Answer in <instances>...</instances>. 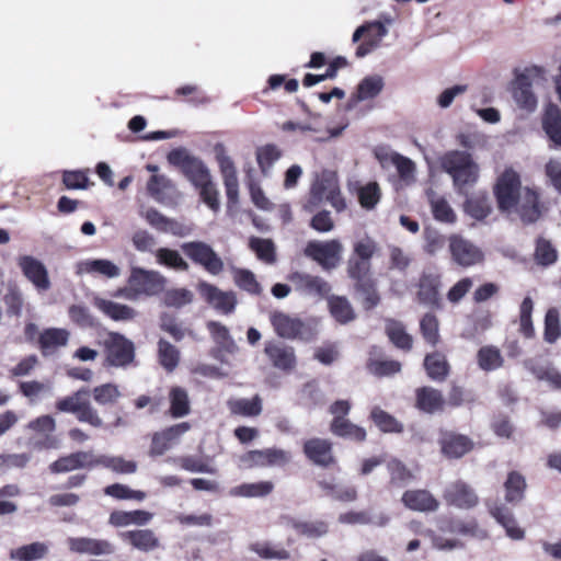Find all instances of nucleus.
<instances>
[{"label": "nucleus", "mask_w": 561, "mask_h": 561, "mask_svg": "<svg viewBox=\"0 0 561 561\" xmlns=\"http://www.w3.org/2000/svg\"><path fill=\"white\" fill-rule=\"evenodd\" d=\"M94 306L114 321H133L138 314L134 308L111 299L96 297L94 298Z\"/></svg>", "instance_id": "393cba45"}, {"label": "nucleus", "mask_w": 561, "mask_h": 561, "mask_svg": "<svg viewBox=\"0 0 561 561\" xmlns=\"http://www.w3.org/2000/svg\"><path fill=\"white\" fill-rule=\"evenodd\" d=\"M270 321L276 334L283 339H308L310 335L306 324L288 313L274 311L270 314Z\"/></svg>", "instance_id": "9b49d317"}, {"label": "nucleus", "mask_w": 561, "mask_h": 561, "mask_svg": "<svg viewBox=\"0 0 561 561\" xmlns=\"http://www.w3.org/2000/svg\"><path fill=\"white\" fill-rule=\"evenodd\" d=\"M386 333L389 340L399 348L410 350L412 337L407 333L404 325L394 320H387Z\"/></svg>", "instance_id": "49530a36"}, {"label": "nucleus", "mask_w": 561, "mask_h": 561, "mask_svg": "<svg viewBox=\"0 0 561 561\" xmlns=\"http://www.w3.org/2000/svg\"><path fill=\"white\" fill-rule=\"evenodd\" d=\"M368 30L365 32L364 41L356 49V57L363 58L377 49L382 39L387 36L388 30L380 21L367 22Z\"/></svg>", "instance_id": "a878e982"}, {"label": "nucleus", "mask_w": 561, "mask_h": 561, "mask_svg": "<svg viewBox=\"0 0 561 561\" xmlns=\"http://www.w3.org/2000/svg\"><path fill=\"white\" fill-rule=\"evenodd\" d=\"M465 210L472 218L482 220L491 213V203L485 194H477L468 198Z\"/></svg>", "instance_id": "8fccbe9b"}, {"label": "nucleus", "mask_w": 561, "mask_h": 561, "mask_svg": "<svg viewBox=\"0 0 561 561\" xmlns=\"http://www.w3.org/2000/svg\"><path fill=\"white\" fill-rule=\"evenodd\" d=\"M442 393L431 387H423L416 391V407L426 413H435L443 409Z\"/></svg>", "instance_id": "473e14b6"}, {"label": "nucleus", "mask_w": 561, "mask_h": 561, "mask_svg": "<svg viewBox=\"0 0 561 561\" xmlns=\"http://www.w3.org/2000/svg\"><path fill=\"white\" fill-rule=\"evenodd\" d=\"M290 454L283 449L267 448L251 450L240 458L244 468L283 466L290 461Z\"/></svg>", "instance_id": "ddd939ff"}, {"label": "nucleus", "mask_w": 561, "mask_h": 561, "mask_svg": "<svg viewBox=\"0 0 561 561\" xmlns=\"http://www.w3.org/2000/svg\"><path fill=\"white\" fill-rule=\"evenodd\" d=\"M183 173L195 187L201 186L211 179L209 169L198 158H195Z\"/></svg>", "instance_id": "6e6d98bb"}, {"label": "nucleus", "mask_w": 561, "mask_h": 561, "mask_svg": "<svg viewBox=\"0 0 561 561\" xmlns=\"http://www.w3.org/2000/svg\"><path fill=\"white\" fill-rule=\"evenodd\" d=\"M287 525L297 534L307 538H318L328 533V525L322 520L289 518Z\"/></svg>", "instance_id": "58836bf2"}, {"label": "nucleus", "mask_w": 561, "mask_h": 561, "mask_svg": "<svg viewBox=\"0 0 561 561\" xmlns=\"http://www.w3.org/2000/svg\"><path fill=\"white\" fill-rule=\"evenodd\" d=\"M191 428L187 422L175 424L162 432L156 433L152 437L150 456H161L175 445L179 438Z\"/></svg>", "instance_id": "6ab92c4d"}, {"label": "nucleus", "mask_w": 561, "mask_h": 561, "mask_svg": "<svg viewBox=\"0 0 561 561\" xmlns=\"http://www.w3.org/2000/svg\"><path fill=\"white\" fill-rule=\"evenodd\" d=\"M401 501L407 508L415 512H435L439 507V502L427 490H408Z\"/></svg>", "instance_id": "5701e85b"}, {"label": "nucleus", "mask_w": 561, "mask_h": 561, "mask_svg": "<svg viewBox=\"0 0 561 561\" xmlns=\"http://www.w3.org/2000/svg\"><path fill=\"white\" fill-rule=\"evenodd\" d=\"M250 247L260 260L266 263H273L275 261V248L271 240L252 238L250 240Z\"/></svg>", "instance_id": "774afa93"}, {"label": "nucleus", "mask_w": 561, "mask_h": 561, "mask_svg": "<svg viewBox=\"0 0 561 561\" xmlns=\"http://www.w3.org/2000/svg\"><path fill=\"white\" fill-rule=\"evenodd\" d=\"M439 445L442 454L450 459L461 458L473 447L472 440L466 435L448 431L440 433Z\"/></svg>", "instance_id": "a211bd4d"}, {"label": "nucleus", "mask_w": 561, "mask_h": 561, "mask_svg": "<svg viewBox=\"0 0 561 561\" xmlns=\"http://www.w3.org/2000/svg\"><path fill=\"white\" fill-rule=\"evenodd\" d=\"M157 262L176 271H187L188 264L175 250L161 248L156 252Z\"/></svg>", "instance_id": "bf43d9fd"}, {"label": "nucleus", "mask_w": 561, "mask_h": 561, "mask_svg": "<svg viewBox=\"0 0 561 561\" xmlns=\"http://www.w3.org/2000/svg\"><path fill=\"white\" fill-rule=\"evenodd\" d=\"M479 367L485 371L495 370L503 365L501 352L493 346H483L478 352Z\"/></svg>", "instance_id": "864d4df0"}, {"label": "nucleus", "mask_w": 561, "mask_h": 561, "mask_svg": "<svg viewBox=\"0 0 561 561\" xmlns=\"http://www.w3.org/2000/svg\"><path fill=\"white\" fill-rule=\"evenodd\" d=\"M183 252L195 263L202 265L209 274L218 275L224 270V262L213 248L205 242H186Z\"/></svg>", "instance_id": "1a4fd4ad"}, {"label": "nucleus", "mask_w": 561, "mask_h": 561, "mask_svg": "<svg viewBox=\"0 0 561 561\" xmlns=\"http://www.w3.org/2000/svg\"><path fill=\"white\" fill-rule=\"evenodd\" d=\"M448 245L453 261L462 267L480 264L484 259L482 250L461 236L451 234Z\"/></svg>", "instance_id": "6e6552de"}, {"label": "nucleus", "mask_w": 561, "mask_h": 561, "mask_svg": "<svg viewBox=\"0 0 561 561\" xmlns=\"http://www.w3.org/2000/svg\"><path fill=\"white\" fill-rule=\"evenodd\" d=\"M127 283L128 291L139 299L141 296H154L161 293L167 279L157 271L134 266L130 268Z\"/></svg>", "instance_id": "423d86ee"}, {"label": "nucleus", "mask_w": 561, "mask_h": 561, "mask_svg": "<svg viewBox=\"0 0 561 561\" xmlns=\"http://www.w3.org/2000/svg\"><path fill=\"white\" fill-rule=\"evenodd\" d=\"M307 458L318 466H330L334 462L332 445L328 439L311 438L304 445Z\"/></svg>", "instance_id": "b1692460"}, {"label": "nucleus", "mask_w": 561, "mask_h": 561, "mask_svg": "<svg viewBox=\"0 0 561 561\" xmlns=\"http://www.w3.org/2000/svg\"><path fill=\"white\" fill-rule=\"evenodd\" d=\"M282 157V151L274 145H266L257 149L256 160L263 174L267 175L274 163Z\"/></svg>", "instance_id": "4d7b16f0"}, {"label": "nucleus", "mask_w": 561, "mask_h": 561, "mask_svg": "<svg viewBox=\"0 0 561 561\" xmlns=\"http://www.w3.org/2000/svg\"><path fill=\"white\" fill-rule=\"evenodd\" d=\"M328 306L330 314L341 324H346L356 317L354 308L346 297L330 296L328 297Z\"/></svg>", "instance_id": "7c9ffc66"}, {"label": "nucleus", "mask_w": 561, "mask_h": 561, "mask_svg": "<svg viewBox=\"0 0 561 561\" xmlns=\"http://www.w3.org/2000/svg\"><path fill=\"white\" fill-rule=\"evenodd\" d=\"M69 333L64 329H48L41 334L39 343L44 354H49L55 348L65 346Z\"/></svg>", "instance_id": "37998d69"}, {"label": "nucleus", "mask_w": 561, "mask_h": 561, "mask_svg": "<svg viewBox=\"0 0 561 561\" xmlns=\"http://www.w3.org/2000/svg\"><path fill=\"white\" fill-rule=\"evenodd\" d=\"M250 550L266 560H286L289 558V552L286 549L270 542H254L250 546Z\"/></svg>", "instance_id": "052dcab7"}, {"label": "nucleus", "mask_w": 561, "mask_h": 561, "mask_svg": "<svg viewBox=\"0 0 561 561\" xmlns=\"http://www.w3.org/2000/svg\"><path fill=\"white\" fill-rule=\"evenodd\" d=\"M94 401L100 405H112L121 398V391L116 385L104 383L92 391Z\"/></svg>", "instance_id": "0e129e2a"}, {"label": "nucleus", "mask_w": 561, "mask_h": 561, "mask_svg": "<svg viewBox=\"0 0 561 561\" xmlns=\"http://www.w3.org/2000/svg\"><path fill=\"white\" fill-rule=\"evenodd\" d=\"M273 365L282 370H291L296 366V355L293 347L282 343L268 342L264 350Z\"/></svg>", "instance_id": "bb28decb"}, {"label": "nucleus", "mask_w": 561, "mask_h": 561, "mask_svg": "<svg viewBox=\"0 0 561 561\" xmlns=\"http://www.w3.org/2000/svg\"><path fill=\"white\" fill-rule=\"evenodd\" d=\"M107 360L113 366H126L134 359V344L119 333H110L104 342Z\"/></svg>", "instance_id": "4468645a"}, {"label": "nucleus", "mask_w": 561, "mask_h": 561, "mask_svg": "<svg viewBox=\"0 0 561 561\" xmlns=\"http://www.w3.org/2000/svg\"><path fill=\"white\" fill-rule=\"evenodd\" d=\"M440 275L435 272H424L420 278L417 301L431 308L440 306Z\"/></svg>", "instance_id": "f3484780"}, {"label": "nucleus", "mask_w": 561, "mask_h": 561, "mask_svg": "<svg viewBox=\"0 0 561 561\" xmlns=\"http://www.w3.org/2000/svg\"><path fill=\"white\" fill-rule=\"evenodd\" d=\"M442 169L451 176L454 186L461 191L479 178V165L466 151L450 150L440 158Z\"/></svg>", "instance_id": "f03ea898"}, {"label": "nucleus", "mask_w": 561, "mask_h": 561, "mask_svg": "<svg viewBox=\"0 0 561 561\" xmlns=\"http://www.w3.org/2000/svg\"><path fill=\"white\" fill-rule=\"evenodd\" d=\"M153 517V514L147 511H115L110 516V523L114 526L125 527L129 525L144 526L147 525Z\"/></svg>", "instance_id": "2f4dec72"}, {"label": "nucleus", "mask_w": 561, "mask_h": 561, "mask_svg": "<svg viewBox=\"0 0 561 561\" xmlns=\"http://www.w3.org/2000/svg\"><path fill=\"white\" fill-rule=\"evenodd\" d=\"M358 201L362 207L373 209L379 202L381 193L376 182H369L357 190Z\"/></svg>", "instance_id": "e2e57ef3"}, {"label": "nucleus", "mask_w": 561, "mask_h": 561, "mask_svg": "<svg viewBox=\"0 0 561 561\" xmlns=\"http://www.w3.org/2000/svg\"><path fill=\"white\" fill-rule=\"evenodd\" d=\"M169 397L170 412L173 417H183L190 413L188 394L183 388L173 387Z\"/></svg>", "instance_id": "3c124183"}, {"label": "nucleus", "mask_w": 561, "mask_h": 561, "mask_svg": "<svg viewBox=\"0 0 561 561\" xmlns=\"http://www.w3.org/2000/svg\"><path fill=\"white\" fill-rule=\"evenodd\" d=\"M93 467H95V455L92 451H78L54 461L50 465V470L54 473H61Z\"/></svg>", "instance_id": "4be33fe9"}, {"label": "nucleus", "mask_w": 561, "mask_h": 561, "mask_svg": "<svg viewBox=\"0 0 561 561\" xmlns=\"http://www.w3.org/2000/svg\"><path fill=\"white\" fill-rule=\"evenodd\" d=\"M327 201L337 211H342L346 207V203L341 195L337 180L331 172H324L314 182L311 187L310 198L305 205V208L312 211L319 204Z\"/></svg>", "instance_id": "39448f33"}, {"label": "nucleus", "mask_w": 561, "mask_h": 561, "mask_svg": "<svg viewBox=\"0 0 561 561\" xmlns=\"http://www.w3.org/2000/svg\"><path fill=\"white\" fill-rule=\"evenodd\" d=\"M491 515L496 519L499 524H501L505 530L506 535L514 539L520 540L524 538V530L517 525L512 512L506 507L496 506L490 510Z\"/></svg>", "instance_id": "c9c22d12"}, {"label": "nucleus", "mask_w": 561, "mask_h": 561, "mask_svg": "<svg viewBox=\"0 0 561 561\" xmlns=\"http://www.w3.org/2000/svg\"><path fill=\"white\" fill-rule=\"evenodd\" d=\"M339 522L346 525L376 524L383 526L388 523V517L379 516L378 520H374L368 512H346L339 516Z\"/></svg>", "instance_id": "680f3d73"}, {"label": "nucleus", "mask_w": 561, "mask_h": 561, "mask_svg": "<svg viewBox=\"0 0 561 561\" xmlns=\"http://www.w3.org/2000/svg\"><path fill=\"white\" fill-rule=\"evenodd\" d=\"M447 503L459 508H471L478 504V496L473 490L461 481L454 482L447 486L444 493Z\"/></svg>", "instance_id": "412c9836"}, {"label": "nucleus", "mask_w": 561, "mask_h": 561, "mask_svg": "<svg viewBox=\"0 0 561 561\" xmlns=\"http://www.w3.org/2000/svg\"><path fill=\"white\" fill-rule=\"evenodd\" d=\"M494 194L499 208L503 211H516L527 222L536 221L540 216L538 193L522 187L519 174L513 168H506L497 178Z\"/></svg>", "instance_id": "f257e3e1"}, {"label": "nucleus", "mask_w": 561, "mask_h": 561, "mask_svg": "<svg viewBox=\"0 0 561 561\" xmlns=\"http://www.w3.org/2000/svg\"><path fill=\"white\" fill-rule=\"evenodd\" d=\"M121 538L135 549L149 552L160 546L159 538L151 529H137L121 534Z\"/></svg>", "instance_id": "c85d7f7f"}, {"label": "nucleus", "mask_w": 561, "mask_h": 561, "mask_svg": "<svg viewBox=\"0 0 561 561\" xmlns=\"http://www.w3.org/2000/svg\"><path fill=\"white\" fill-rule=\"evenodd\" d=\"M389 161L396 169L401 181L405 184H411L415 181V163L410 159L400 153L391 152L385 157V160Z\"/></svg>", "instance_id": "e433bc0d"}, {"label": "nucleus", "mask_w": 561, "mask_h": 561, "mask_svg": "<svg viewBox=\"0 0 561 561\" xmlns=\"http://www.w3.org/2000/svg\"><path fill=\"white\" fill-rule=\"evenodd\" d=\"M140 215L154 229L162 232L180 233V225L172 219L167 218L161 213L153 208L142 210Z\"/></svg>", "instance_id": "79ce46f5"}, {"label": "nucleus", "mask_w": 561, "mask_h": 561, "mask_svg": "<svg viewBox=\"0 0 561 561\" xmlns=\"http://www.w3.org/2000/svg\"><path fill=\"white\" fill-rule=\"evenodd\" d=\"M542 129L558 148H561V110L557 105L547 106L542 116Z\"/></svg>", "instance_id": "c756f323"}, {"label": "nucleus", "mask_w": 561, "mask_h": 561, "mask_svg": "<svg viewBox=\"0 0 561 561\" xmlns=\"http://www.w3.org/2000/svg\"><path fill=\"white\" fill-rule=\"evenodd\" d=\"M67 545L70 551L76 553H87L92 556L111 554L114 547L107 540H101L89 537H69Z\"/></svg>", "instance_id": "aec40b11"}, {"label": "nucleus", "mask_w": 561, "mask_h": 561, "mask_svg": "<svg viewBox=\"0 0 561 561\" xmlns=\"http://www.w3.org/2000/svg\"><path fill=\"white\" fill-rule=\"evenodd\" d=\"M331 431L337 436L357 442H363L366 438V431L363 427L353 424L350 420L342 416H335L333 419Z\"/></svg>", "instance_id": "a19ab883"}, {"label": "nucleus", "mask_w": 561, "mask_h": 561, "mask_svg": "<svg viewBox=\"0 0 561 561\" xmlns=\"http://www.w3.org/2000/svg\"><path fill=\"white\" fill-rule=\"evenodd\" d=\"M294 289L304 297L323 299L328 297L331 291V285L322 277L295 272L289 276Z\"/></svg>", "instance_id": "9d476101"}, {"label": "nucleus", "mask_w": 561, "mask_h": 561, "mask_svg": "<svg viewBox=\"0 0 561 561\" xmlns=\"http://www.w3.org/2000/svg\"><path fill=\"white\" fill-rule=\"evenodd\" d=\"M48 551V543L36 541L12 549L10 552V558L16 561H37L45 558Z\"/></svg>", "instance_id": "f704fd0d"}, {"label": "nucleus", "mask_w": 561, "mask_h": 561, "mask_svg": "<svg viewBox=\"0 0 561 561\" xmlns=\"http://www.w3.org/2000/svg\"><path fill=\"white\" fill-rule=\"evenodd\" d=\"M147 190L158 202H163L174 190V185L167 176L153 174L147 184Z\"/></svg>", "instance_id": "13d9d810"}, {"label": "nucleus", "mask_w": 561, "mask_h": 561, "mask_svg": "<svg viewBox=\"0 0 561 561\" xmlns=\"http://www.w3.org/2000/svg\"><path fill=\"white\" fill-rule=\"evenodd\" d=\"M274 489L271 481H260L253 483H243L229 490V495L233 497H261L268 495Z\"/></svg>", "instance_id": "ea45409f"}, {"label": "nucleus", "mask_w": 561, "mask_h": 561, "mask_svg": "<svg viewBox=\"0 0 561 561\" xmlns=\"http://www.w3.org/2000/svg\"><path fill=\"white\" fill-rule=\"evenodd\" d=\"M215 154L224 179L228 203L236 205L239 201V183L234 164L222 145H216Z\"/></svg>", "instance_id": "f8f14e48"}, {"label": "nucleus", "mask_w": 561, "mask_h": 561, "mask_svg": "<svg viewBox=\"0 0 561 561\" xmlns=\"http://www.w3.org/2000/svg\"><path fill=\"white\" fill-rule=\"evenodd\" d=\"M18 264L24 276L36 287L37 290L46 291L50 288V280L46 266L32 255H22Z\"/></svg>", "instance_id": "dca6fc26"}, {"label": "nucleus", "mask_w": 561, "mask_h": 561, "mask_svg": "<svg viewBox=\"0 0 561 561\" xmlns=\"http://www.w3.org/2000/svg\"><path fill=\"white\" fill-rule=\"evenodd\" d=\"M357 299L366 310L377 307L380 302V295L374 278H365L355 284Z\"/></svg>", "instance_id": "72a5a7b5"}, {"label": "nucleus", "mask_w": 561, "mask_h": 561, "mask_svg": "<svg viewBox=\"0 0 561 561\" xmlns=\"http://www.w3.org/2000/svg\"><path fill=\"white\" fill-rule=\"evenodd\" d=\"M77 273L98 274L107 278H116L121 275V268L112 261L105 259H92L79 262Z\"/></svg>", "instance_id": "cd10ccee"}, {"label": "nucleus", "mask_w": 561, "mask_h": 561, "mask_svg": "<svg viewBox=\"0 0 561 561\" xmlns=\"http://www.w3.org/2000/svg\"><path fill=\"white\" fill-rule=\"evenodd\" d=\"M163 300L169 307L181 308L193 301V293L186 288L170 289L164 293Z\"/></svg>", "instance_id": "338daca9"}, {"label": "nucleus", "mask_w": 561, "mask_h": 561, "mask_svg": "<svg viewBox=\"0 0 561 561\" xmlns=\"http://www.w3.org/2000/svg\"><path fill=\"white\" fill-rule=\"evenodd\" d=\"M424 367L428 377L434 380H443L448 374L447 360L440 353L427 355L424 359Z\"/></svg>", "instance_id": "de8ad7c7"}, {"label": "nucleus", "mask_w": 561, "mask_h": 561, "mask_svg": "<svg viewBox=\"0 0 561 561\" xmlns=\"http://www.w3.org/2000/svg\"><path fill=\"white\" fill-rule=\"evenodd\" d=\"M304 252L323 270H332L341 262L343 245L337 240L310 241Z\"/></svg>", "instance_id": "0eeeda50"}, {"label": "nucleus", "mask_w": 561, "mask_h": 561, "mask_svg": "<svg viewBox=\"0 0 561 561\" xmlns=\"http://www.w3.org/2000/svg\"><path fill=\"white\" fill-rule=\"evenodd\" d=\"M428 199L432 213L436 220L448 224H453L456 221L455 211L443 196H438L435 193L430 192Z\"/></svg>", "instance_id": "c03bdc74"}, {"label": "nucleus", "mask_w": 561, "mask_h": 561, "mask_svg": "<svg viewBox=\"0 0 561 561\" xmlns=\"http://www.w3.org/2000/svg\"><path fill=\"white\" fill-rule=\"evenodd\" d=\"M371 420L382 432L397 433L402 430V425L393 416L379 408L373 409Z\"/></svg>", "instance_id": "69168bd1"}, {"label": "nucleus", "mask_w": 561, "mask_h": 561, "mask_svg": "<svg viewBox=\"0 0 561 561\" xmlns=\"http://www.w3.org/2000/svg\"><path fill=\"white\" fill-rule=\"evenodd\" d=\"M102 466L106 469L112 470L115 473L130 474L137 471V462L134 460H127L121 456H108V455H95V467Z\"/></svg>", "instance_id": "4c0bfd02"}, {"label": "nucleus", "mask_w": 561, "mask_h": 561, "mask_svg": "<svg viewBox=\"0 0 561 561\" xmlns=\"http://www.w3.org/2000/svg\"><path fill=\"white\" fill-rule=\"evenodd\" d=\"M505 499L507 502L516 503L524 497L526 489L525 478L518 472H511L504 483Z\"/></svg>", "instance_id": "09e8293b"}, {"label": "nucleus", "mask_w": 561, "mask_h": 561, "mask_svg": "<svg viewBox=\"0 0 561 561\" xmlns=\"http://www.w3.org/2000/svg\"><path fill=\"white\" fill-rule=\"evenodd\" d=\"M90 391L81 388L75 393L56 401V409L59 412L76 414L78 421L88 423L93 427H101L103 421L98 411L89 401Z\"/></svg>", "instance_id": "20e7f679"}, {"label": "nucleus", "mask_w": 561, "mask_h": 561, "mask_svg": "<svg viewBox=\"0 0 561 561\" xmlns=\"http://www.w3.org/2000/svg\"><path fill=\"white\" fill-rule=\"evenodd\" d=\"M282 129L285 131H296V130L301 131V133L312 131V133L319 134L318 136L314 137V139L318 141H325L332 137H336L340 135V133L342 130V129H335V130L328 129L325 131H322L320 128L313 126L310 123H295V122H290V121L284 123L282 126Z\"/></svg>", "instance_id": "603ef678"}, {"label": "nucleus", "mask_w": 561, "mask_h": 561, "mask_svg": "<svg viewBox=\"0 0 561 561\" xmlns=\"http://www.w3.org/2000/svg\"><path fill=\"white\" fill-rule=\"evenodd\" d=\"M228 407L233 414L243 416H256L262 411V401L259 396L252 399H231Z\"/></svg>", "instance_id": "a18cd8bd"}, {"label": "nucleus", "mask_w": 561, "mask_h": 561, "mask_svg": "<svg viewBox=\"0 0 561 561\" xmlns=\"http://www.w3.org/2000/svg\"><path fill=\"white\" fill-rule=\"evenodd\" d=\"M198 291L215 310L222 314L231 313L236 308L237 298L232 291H222L205 282L198 284Z\"/></svg>", "instance_id": "2eb2a0df"}, {"label": "nucleus", "mask_w": 561, "mask_h": 561, "mask_svg": "<svg viewBox=\"0 0 561 561\" xmlns=\"http://www.w3.org/2000/svg\"><path fill=\"white\" fill-rule=\"evenodd\" d=\"M383 88V79L378 76H369L364 78L357 87V99L365 101L377 96Z\"/></svg>", "instance_id": "5fc2aeb1"}, {"label": "nucleus", "mask_w": 561, "mask_h": 561, "mask_svg": "<svg viewBox=\"0 0 561 561\" xmlns=\"http://www.w3.org/2000/svg\"><path fill=\"white\" fill-rule=\"evenodd\" d=\"M543 76L545 69L535 65L516 73L512 83V96L518 107L529 113L537 108L538 99L534 91V84Z\"/></svg>", "instance_id": "7ed1b4c3"}]
</instances>
